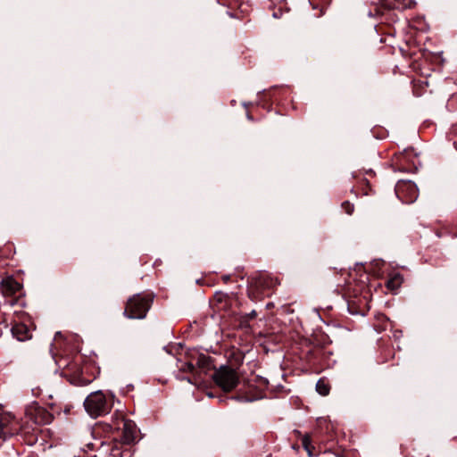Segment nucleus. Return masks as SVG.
Wrapping results in <instances>:
<instances>
[{"mask_svg": "<svg viewBox=\"0 0 457 457\" xmlns=\"http://www.w3.org/2000/svg\"><path fill=\"white\" fill-rule=\"evenodd\" d=\"M111 398L108 399L101 390L92 392L84 401L85 410L92 418L104 416L110 412L114 395L111 394Z\"/></svg>", "mask_w": 457, "mask_h": 457, "instance_id": "obj_1", "label": "nucleus"}, {"mask_svg": "<svg viewBox=\"0 0 457 457\" xmlns=\"http://www.w3.org/2000/svg\"><path fill=\"white\" fill-rule=\"evenodd\" d=\"M153 296L151 294H137L128 300L124 316L128 319H144L151 307Z\"/></svg>", "mask_w": 457, "mask_h": 457, "instance_id": "obj_2", "label": "nucleus"}, {"mask_svg": "<svg viewBox=\"0 0 457 457\" xmlns=\"http://www.w3.org/2000/svg\"><path fill=\"white\" fill-rule=\"evenodd\" d=\"M215 383L224 391L233 390L239 382V378L235 370L228 366H220L212 375Z\"/></svg>", "mask_w": 457, "mask_h": 457, "instance_id": "obj_3", "label": "nucleus"}, {"mask_svg": "<svg viewBox=\"0 0 457 457\" xmlns=\"http://www.w3.org/2000/svg\"><path fill=\"white\" fill-rule=\"evenodd\" d=\"M397 197L403 203H412L418 197V187L411 180H400L395 188Z\"/></svg>", "mask_w": 457, "mask_h": 457, "instance_id": "obj_4", "label": "nucleus"}, {"mask_svg": "<svg viewBox=\"0 0 457 457\" xmlns=\"http://www.w3.org/2000/svg\"><path fill=\"white\" fill-rule=\"evenodd\" d=\"M17 425L14 416L0 408V440L5 441L13 436L18 430Z\"/></svg>", "mask_w": 457, "mask_h": 457, "instance_id": "obj_5", "label": "nucleus"}, {"mask_svg": "<svg viewBox=\"0 0 457 457\" xmlns=\"http://www.w3.org/2000/svg\"><path fill=\"white\" fill-rule=\"evenodd\" d=\"M27 415L29 419L37 425L49 424L53 420V416L46 409L35 406L27 410Z\"/></svg>", "mask_w": 457, "mask_h": 457, "instance_id": "obj_6", "label": "nucleus"}, {"mask_svg": "<svg viewBox=\"0 0 457 457\" xmlns=\"http://www.w3.org/2000/svg\"><path fill=\"white\" fill-rule=\"evenodd\" d=\"M137 429L131 420H124L122 427V440L125 444H132L137 437Z\"/></svg>", "mask_w": 457, "mask_h": 457, "instance_id": "obj_7", "label": "nucleus"}, {"mask_svg": "<svg viewBox=\"0 0 457 457\" xmlns=\"http://www.w3.org/2000/svg\"><path fill=\"white\" fill-rule=\"evenodd\" d=\"M13 337L18 341H26L31 337L29 328L23 323H17L11 328Z\"/></svg>", "mask_w": 457, "mask_h": 457, "instance_id": "obj_8", "label": "nucleus"}, {"mask_svg": "<svg viewBox=\"0 0 457 457\" xmlns=\"http://www.w3.org/2000/svg\"><path fill=\"white\" fill-rule=\"evenodd\" d=\"M2 293L5 295H11L21 289V284L12 278H6L1 281Z\"/></svg>", "mask_w": 457, "mask_h": 457, "instance_id": "obj_9", "label": "nucleus"}, {"mask_svg": "<svg viewBox=\"0 0 457 457\" xmlns=\"http://www.w3.org/2000/svg\"><path fill=\"white\" fill-rule=\"evenodd\" d=\"M403 281V278L400 273L395 274L393 277H391L388 281L386 282V287L390 290H396L400 287Z\"/></svg>", "mask_w": 457, "mask_h": 457, "instance_id": "obj_10", "label": "nucleus"}, {"mask_svg": "<svg viewBox=\"0 0 457 457\" xmlns=\"http://www.w3.org/2000/svg\"><path fill=\"white\" fill-rule=\"evenodd\" d=\"M316 390L320 395H328L329 394L330 387L324 379H319L316 384Z\"/></svg>", "mask_w": 457, "mask_h": 457, "instance_id": "obj_11", "label": "nucleus"}, {"mask_svg": "<svg viewBox=\"0 0 457 457\" xmlns=\"http://www.w3.org/2000/svg\"><path fill=\"white\" fill-rule=\"evenodd\" d=\"M254 382L256 383V385L262 389H265L267 388L268 385H269V381L266 378H263L262 376H257L254 379Z\"/></svg>", "mask_w": 457, "mask_h": 457, "instance_id": "obj_12", "label": "nucleus"}, {"mask_svg": "<svg viewBox=\"0 0 457 457\" xmlns=\"http://www.w3.org/2000/svg\"><path fill=\"white\" fill-rule=\"evenodd\" d=\"M71 382L72 384H74L75 386H86V385L89 384L91 382V380L78 377V378H73Z\"/></svg>", "mask_w": 457, "mask_h": 457, "instance_id": "obj_13", "label": "nucleus"}, {"mask_svg": "<svg viewBox=\"0 0 457 457\" xmlns=\"http://www.w3.org/2000/svg\"><path fill=\"white\" fill-rule=\"evenodd\" d=\"M179 370L183 372H193L195 366L191 362H183L179 366Z\"/></svg>", "mask_w": 457, "mask_h": 457, "instance_id": "obj_14", "label": "nucleus"}, {"mask_svg": "<svg viewBox=\"0 0 457 457\" xmlns=\"http://www.w3.org/2000/svg\"><path fill=\"white\" fill-rule=\"evenodd\" d=\"M342 207L345 210V212L349 215H351L354 211L353 204H350L348 201L344 202L342 204Z\"/></svg>", "mask_w": 457, "mask_h": 457, "instance_id": "obj_15", "label": "nucleus"}, {"mask_svg": "<svg viewBox=\"0 0 457 457\" xmlns=\"http://www.w3.org/2000/svg\"><path fill=\"white\" fill-rule=\"evenodd\" d=\"M231 399H235L237 401L245 402V403L253 402L255 400L253 398H249V397H245V396H233V397H231Z\"/></svg>", "mask_w": 457, "mask_h": 457, "instance_id": "obj_16", "label": "nucleus"}, {"mask_svg": "<svg viewBox=\"0 0 457 457\" xmlns=\"http://www.w3.org/2000/svg\"><path fill=\"white\" fill-rule=\"evenodd\" d=\"M256 315H257V313L254 310L246 314L247 318H249L251 320L254 319L256 317Z\"/></svg>", "mask_w": 457, "mask_h": 457, "instance_id": "obj_17", "label": "nucleus"}, {"mask_svg": "<svg viewBox=\"0 0 457 457\" xmlns=\"http://www.w3.org/2000/svg\"><path fill=\"white\" fill-rule=\"evenodd\" d=\"M413 4H414V3L411 0H409V3L405 4L404 5L407 8H411Z\"/></svg>", "mask_w": 457, "mask_h": 457, "instance_id": "obj_18", "label": "nucleus"}, {"mask_svg": "<svg viewBox=\"0 0 457 457\" xmlns=\"http://www.w3.org/2000/svg\"><path fill=\"white\" fill-rule=\"evenodd\" d=\"M229 278H230V276H229V275H224V276L222 277V279H223L225 282H228V281L229 280Z\"/></svg>", "mask_w": 457, "mask_h": 457, "instance_id": "obj_19", "label": "nucleus"}, {"mask_svg": "<svg viewBox=\"0 0 457 457\" xmlns=\"http://www.w3.org/2000/svg\"><path fill=\"white\" fill-rule=\"evenodd\" d=\"M303 444L304 447H305L306 449H308V448H307V439H303Z\"/></svg>", "mask_w": 457, "mask_h": 457, "instance_id": "obj_20", "label": "nucleus"}, {"mask_svg": "<svg viewBox=\"0 0 457 457\" xmlns=\"http://www.w3.org/2000/svg\"><path fill=\"white\" fill-rule=\"evenodd\" d=\"M246 117H247V119H248L249 120H253V118H252V116H251L249 113H247V114H246Z\"/></svg>", "mask_w": 457, "mask_h": 457, "instance_id": "obj_21", "label": "nucleus"}, {"mask_svg": "<svg viewBox=\"0 0 457 457\" xmlns=\"http://www.w3.org/2000/svg\"><path fill=\"white\" fill-rule=\"evenodd\" d=\"M60 336H61V332H56V333H55V338H56L57 337H60Z\"/></svg>", "mask_w": 457, "mask_h": 457, "instance_id": "obj_22", "label": "nucleus"}, {"mask_svg": "<svg viewBox=\"0 0 457 457\" xmlns=\"http://www.w3.org/2000/svg\"><path fill=\"white\" fill-rule=\"evenodd\" d=\"M208 396L212 397L213 395H212V394L210 393V394H208Z\"/></svg>", "mask_w": 457, "mask_h": 457, "instance_id": "obj_23", "label": "nucleus"}]
</instances>
